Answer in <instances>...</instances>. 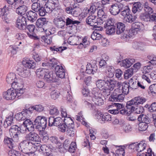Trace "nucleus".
<instances>
[{
	"label": "nucleus",
	"instance_id": "nucleus-51",
	"mask_svg": "<svg viewBox=\"0 0 156 156\" xmlns=\"http://www.w3.org/2000/svg\"><path fill=\"white\" fill-rule=\"evenodd\" d=\"M133 74V69L130 68L125 71L123 76L125 79H128L131 77Z\"/></svg>",
	"mask_w": 156,
	"mask_h": 156
},
{
	"label": "nucleus",
	"instance_id": "nucleus-58",
	"mask_svg": "<svg viewBox=\"0 0 156 156\" xmlns=\"http://www.w3.org/2000/svg\"><path fill=\"white\" fill-rule=\"evenodd\" d=\"M66 47H60L59 48H56L55 46L53 47H50V49L52 51H54V53H55V51L59 52H62L64 50L66 49Z\"/></svg>",
	"mask_w": 156,
	"mask_h": 156
},
{
	"label": "nucleus",
	"instance_id": "nucleus-45",
	"mask_svg": "<svg viewBox=\"0 0 156 156\" xmlns=\"http://www.w3.org/2000/svg\"><path fill=\"white\" fill-rule=\"evenodd\" d=\"M144 107L151 112H156V102H154L150 105L146 104Z\"/></svg>",
	"mask_w": 156,
	"mask_h": 156
},
{
	"label": "nucleus",
	"instance_id": "nucleus-12",
	"mask_svg": "<svg viewBox=\"0 0 156 156\" xmlns=\"http://www.w3.org/2000/svg\"><path fill=\"white\" fill-rule=\"evenodd\" d=\"M153 69V66L151 64H149L145 66L144 67V71L143 72L144 74L142 76V78L145 80L148 83H150L151 81L149 77L151 74L149 73Z\"/></svg>",
	"mask_w": 156,
	"mask_h": 156
},
{
	"label": "nucleus",
	"instance_id": "nucleus-23",
	"mask_svg": "<svg viewBox=\"0 0 156 156\" xmlns=\"http://www.w3.org/2000/svg\"><path fill=\"white\" fill-rule=\"evenodd\" d=\"M22 65L26 68L33 69L36 66V63L33 60L24 59L22 62Z\"/></svg>",
	"mask_w": 156,
	"mask_h": 156
},
{
	"label": "nucleus",
	"instance_id": "nucleus-16",
	"mask_svg": "<svg viewBox=\"0 0 156 156\" xmlns=\"http://www.w3.org/2000/svg\"><path fill=\"white\" fill-rule=\"evenodd\" d=\"M132 81L133 80L131 78L129 81V82H124L122 84L121 83H120L121 84L120 87L122 86L121 91L122 93L125 94H128L130 84L132 83V84H133L134 83V82L132 83ZM120 89L119 90H120Z\"/></svg>",
	"mask_w": 156,
	"mask_h": 156
},
{
	"label": "nucleus",
	"instance_id": "nucleus-34",
	"mask_svg": "<svg viewBox=\"0 0 156 156\" xmlns=\"http://www.w3.org/2000/svg\"><path fill=\"white\" fill-rule=\"evenodd\" d=\"M27 16L28 20L32 22H33L37 19V13L31 10H30L27 12Z\"/></svg>",
	"mask_w": 156,
	"mask_h": 156
},
{
	"label": "nucleus",
	"instance_id": "nucleus-5",
	"mask_svg": "<svg viewBox=\"0 0 156 156\" xmlns=\"http://www.w3.org/2000/svg\"><path fill=\"white\" fill-rule=\"evenodd\" d=\"M23 129L21 127H19L16 125L11 126L9 129V134L10 136L15 140L16 142L19 139V136L21 133H22L21 131Z\"/></svg>",
	"mask_w": 156,
	"mask_h": 156
},
{
	"label": "nucleus",
	"instance_id": "nucleus-64",
	"mask_svg": "<svg viewBox=\"0 0 156 156\" xmlns=\"http://www.w3.org/2000/svg\"><path fill=\"white\" fill-rule=\"evenodd\" d=\"M135 107L133 106V107L134 108V111L137 114L142 113L144 111V109L143 107L141 106H135Z\"/></svg>",
	"mask_w": 156,
	"mask_h": 156
},
{
	"label": "nucleus",
	"instance_id": "nucleus-61",
	"mask_svg": "<svg viewBox=\"0 0 156 156\" xmlns=\"http://www.w3.org/2000/svg\"><path fill=\"white\" fill-rule=\"evenodd\" d=\"M49 113L51 115H57L59 114V111L56 107L52 106L49 110Z\"/></svg>",
	"mask_w": 156,
	"mask_h": 156
},
{
	"label": "nucleus",
	"instance_id": "nucleus-24",
	"mask_svg": "<svg viewBox=\"0 0 156 156\" xmlns=\"http://www.w3.org/2000/svg\"><path fill=\"white\" fill-rule=\"evenodd\" d=\"M25 138L28 141L38 142L40 140L39 136L37 133L34 132H30L27 135Z\"/></svg>",
	"mask_w": 156,
	"mask_h": 156
},
{
	"label": "nucleus",
	"instance_id": "nucleus-43",
	"mask_svg": "<svg viewBox=\"0 0 156 156\" xmlns=\"http://www.w3.org/2000/svg\"><path fill=\"white\" fill-rule=\"evenodd\" d=\"M35 110L34 106H33L30 107L28 109H24L23 110V113H24V115H26L28 118L30 116V115Z\"/></svg>",
	"mask_w": 156,
	"mask_h": 156
},
{
	"label": "nucleus",
	"instance_id": "nucleus-33",
	"mask_svg": "<svg viewBox=\"0 0 156 156\" xmlns=\"http://www.w3.org/2000/svg\"><path fill=\"white\" fill-rule=\"evenodd\" d=\"M44 80L48 83L55 82L56 81L55 78L53 77L52 73L50 72L49 70L46 74Z\"/></svg>",
	"mask_w": 156,
	"mask_h": 156
},
{
	"label": "nucleus",
	"instance_id": "nucleus-6",
	"mask_svg": "<svg viewBox=\"0 0 156 156\" xmlns=\"http://www.w3.org/2000/svg\"><path fill=\"white\" fill-rule=\"evenodd\" d=\"M92 101L94 104L98 106L102 105L103 103V100L101 98L102 94L99 92L98 89H94L92 92Z\"/></svg>",
	"mask_w": 156,
	"mask_h": 156
},
{
	"label": "nucleus",
	"instance_id": "nucleus-49",
	"mask_svg": "<svg viewBox=\"0 0 156 156\" xmlns=\"http://www.w3.org/2000/svg\"><path fill=\"white\" fill-rule=\"evenodd\" d=\"M18 71L19 72V75L22 77H27L28 76L29 74V71L24 68L18 69Z\"/></svg>",
	"mask_w": 156,
	"mask_h": 156
},
{
	"label": "nucleus",
	"instance_id": "nucleus-46",
	"mask_svg": "<svg viewBox=\"0 0 156 156\" xmlns=\"http://www.w3.org/2000/svg\"><path fill=\"white\" fill-rule=\"evenodd\" d=\"M144 10L146 13L150 15L153 12V10L152 8L150 7L147 2H146L143 5Z\"/></svg>",
	"mask_w": 156,
	"mask_h": 156
},
{
	"label": "nucleus",
	"instance_id": "nucleus-17",
	"mask_svg": "<svg viewBox=\"0 0 156 156\" xmlns=\"http://www.w3.org/2000/svg\"><path fill=\"white\" fill-rule=\"evenodd\" d=\"M6 81L8 83L11 84V86L12 83L14 82H15L16 83L23 84L22 82L20 83V79H16V75L13 73H10L7 75L6 78Z\"/></svg>",
	"mask_w": 156,
	"mask_h": 156
},
{
	"label": "nucleus",
	"instance_id": "nucleus-41",
	"mask_svg": "<svg viewBox=\"0 0 156 156\" xmlns=\"http://www.w3.org/2000/svg\"><path fill=\"white\" fill-rule=\"evenodd\" d=\"M48 70L47 68L39 69L37 70L36 73L39 77H43L44 78Z\"/></svg>",
	"mask_w": 156,
	"mask_h": 156
},
{
	"label": "nucleus",
	"instance_id": "nucleus-3",
	"mask_svg": "<svg viewBox=\"0 0 156 156\" xmlns=\"http://www.w3.org/2000/svg\"><path fill=\"white\" fill-rule=\"evenodd\" d=\"M35 128L41 132L44 130L46 127L47 120L45 117L38 116L34 121Z\"/></svg>",
	"mask_w": 156,
	"mask_h": 156
},
{
	"label": "nucleus",
	"instance_id": "nucleus-50",
	"mask_svg": "<svg viewBox=\"0 0 156 156\" xmlns=\"http://www.w3.org/2000/svg\"><path fill=\"white\" fill-rule=\"evenodd\" d=\"M136 18V16H134L133 17L131 14H129L127 16L124 17V21L125 22H128L131 23L134 22Z\"/></svg>",
	"mask_w": 156,
	"mask_h": 156
},
{
	"label": "nucleus",
	"instance_id": "nucleus-2",
	"mask_svg": "<svg viewBox=\"0 0 156 156\" xmlns=\"http://www.w3.org/2000/svg\"><path fill=\"white\" fill-rule=\"evenodd\" d=\"M51 24V23L45 18H40L38 19L36 22V25L38 28L39 31L41 32L44 31L46 34H47L48 32V35L52 34L47 29Z\"/></svg>",
	"mask_w": 156,
	"mask_h": 156
},
{
	"label": "nucleus",
	"instance_id": "nucleus-11",
	"mask_svg": "<svg viewBox=\"0 0 156 156\" xmlns=\"http://www.w3.org/2000/svg\"><path fill=\"white\" fill-rule=\"evenodd\" d=\"M63 122L66 125L68 128L72 131V133L75 135L76 133V130L75 129L74 122L69 117H66L63 119Z\"/></svg>",
	"mask_w": 156,
	"mask_h": 156
},
{
	"label": "nucleus",
	"instance_id": "nucleus-44",
	"mask_svg": "<svg viewBox=\"0 0 156 156\" xmlns=\"http://www.w3.org/2000/svg\"><path fill=\"white\" fill-rule=\"evenodd\" d=\"M104 27L106 29V33L107 34L111 35L114 34L115 32V25Z\"/></svg>",
	"mask_w": 156,
	"mask_h": 156
},
{
	"label": "nucleus",
	"instance_id": "nucleus-25",
	"mask_svg": "<svg viewBox=\"0 0 156 156\" xmlns=\"http://www.w3.org/2000/svg\"><path fill=\"white\" fill-rule=\"evenodd\" d=\"M27 29L29 31L30 33L27 32L28 36L31 38L35 40L38 39V37L35 36V34L34 33L35 30V26L33 24L29 25L27 26Z\"/></svg>",
	"mask_w": 156,
	"mask_h": 156
},
{
	"label": "nucleus",
	"instance_id": "nucleus-9",
	"mask_svg": "<svg viewBox=\"0 0 156 156\" xmlns=\"http://www.w3.org/2000/svg\"><path fill=\"white\" fill-rule=\"evenodd\" d=\"M123 8V5L121 3L113 4L111 5L109 9L111 14L114 16H116L121 12Z\"/></svg>",
	"mask_w": 156,
	"mask_h": 156
},
{
	"label": "nucleus",
	"instance_id": "nucleus-39",
	"mask_svg": "<svg viewBox=\"0 0 156 156\" xmlns=\"http://www.w3.org/2000/svg\"><path fill=\"white\" fill-rule=\"evenodd\" d=\"M16 9V12L18 14L22 15L25 14L27 10V7L26 5H23L17 7Z\"/></svg>",
	"mask_w": 156,
	"mask_h": 156
},
{
	"label": "nucleus",
	"instance_id": "nucleus-4",
	"mask_svg": "<svg viewBox=\"0 0 156 156\" xmlns=\"http://www.w3.org/2000/svg\"><path fill=\"white\" fill-rule=\"evenodd\" d=\"M117 84L118 88L115 90L109 98L108 100L109 101H122L124 100V95L122 94L118 93H119L121 84L120 83H119Z\"/></svg>",
	"mask_w": 156,
	"mask_h": 156
},
{
	"label": "nucleus",
	"instance_id": "nucleus-42",
	"mask_svg": "<svg viewBox=\"0 0 156 156\" xmlns=\"http://www.w3.org/2000/svg\"><path fill=\"white\" fill-rule=\"evenodd\" d=\"M44 8H45L47 12H51L55 8V5L51 3L48 1L44 5Z\"/></svg>",
	"mask_w": 156,
	"mask_h": 156
},
{
	"label": "nucleus",
	"instance_id": "nucleus-19",
	"mask_svg": "<svg viewBox=\"0 0 156 156\" xmlns=\"http://www.w3.org/2000/svg\"><path fill=\"white\" fill-rule=\"evenodd\" d=\"M58 129L62 132H66L67 135L73 137L74 136L72 133V131H70V129L68 128L67 125H66L63 122L58 126Z\"/></svg>",
	"mask_w": 156,
	"mask_h": 156
},
{
	"label": "nucleus",
	"instance_id": "nucleus-29",
	"mask_svg": "<svg viewBox=\"0 0 156 156\" xmlns=\"http://www.w3.org/2000/svg\"><path fill=\"white\" fill-rule=\"evenodd\" d=\"M104 9H100L98 10L97 14L99 18H98L100 23H103V22L105 21V19L107 17V16L105 15V13L104 11Z\"/></svg>",
	"mask_w": 156,
	"mask_h": 156
},
{
	"label": "nucleus",
	"instance_id": "nucleus-21",
	"mask_svg": "<svg viewBox=\"0 0 156 156\" xmlns=\"http://www.w3.org/2000/svg\"><path fill=\"white\" fill-rule=\"evenodd\" d=\"M9 13L6 5H5L3 8L0 9V16L2 17L3 21L5 22L8 23L9 20L8 16V13Z\"/></svg>",
	"mask_w": 156,
	"mask_h": 156
},
{
	"label": "nucleus",
	"instance_id": "nucleus-36",
	"mask_svg": "<svg viewBox=\"0 0 156 156\" xmlns=\"http://www.w3.org/2000/svg\"><path fill=\"white\" fill-rule=\"evenodd\" d=\"M138 121L140 122H144L147 124H149L151 120L147 116L143 114L140 115L137 118Z\"/></svg>",
	"mask_w": 156,
	"mask_h": 156
},
{
	"label": "nucleus",
	"instance_id": "nucleus-1",
	"mask_svg": "<svg viewBox=\"0 0 156 156\" xmlns=\"http://www.w3.org/2000/svg\"><path fill=\"white\" fill-rule=\"evenodd\" d=\"M12 88L8 89L7 91L3 94V97L7 100H13L16 98V90H18L23 88V84L16 83L15 82L12 83Z\"/></svg>",
	"mask_w": 156,
	"mask_h": 156
},
{
	"label": "nucleus",
	"instance_id": "nucleus-47",
	"mask_svg": "<svg viewBox=\"0 0 156 156\" xmlns=\"http://www.w3.org/2000/svg\"><path fill=\"white\" fill-rule=\"evenodd\" d=\"M80 21L74 20L69 17H67L66 19V25L73 24L76 26L80 25Z\"/></svg>",
	"mask_w": 156,
	"mask_h": 156
},
{
	"label": "nucleus",
	"instance_id": "nucleus-40",
	"mask_svg": "<svg viewBox=\"0 0 156 156\" xmlns=\"http://www.w3.org/2000/svg\"><path fill=\"white\" fill-rule=\"evenodd\" d=\"M27 144H29V142H27L25 140L23 141L20 144V146L21 148L22 152L25 154H28L29 155L30 154H33L34 153V152H30V151L28 152L25 151V145Z\"/></svg>",
	"mask_w": 156,
	"mask_h": 156
},
{
	"label": "nucleus",
	"instance_id": "nucleus-30",
	"mask_svg": "<svg viewBox=\"0 0 156 156\" xmlns=\"http://www.w3.org/2000/svg\"><path fill=\"white\" fill-rule=\"evenodd\" d=\"M116 26V33L117 34H120L122 33L125 30V25L121 22H117L115 24Z\"/></svg>",
	"mask_w": 156,
	"mask_h": 156
},
{
	"label": "nucleus",
	"instance_id": "nucleus-60",
	"mask_svg": "<svg viewBox=\"0 0 156 156\" xmlns=\"http://www.w3.org/2000/svg\"><path fill=\"white\" fill-rule=\"evenodd\" d=\"M127 146V145H124L123 146V147H122L117 149L116 151V154H118L119 156H124L125 154L124 148Z\"/></svg>",
	"mask_w": 156,
	"mask_h": 156
},
{
	"label": "nucleus",
	"instance_id": "nucleus-31",
	"mask_svg": "<svg viewBox=\"0 0 156 156\" xmlns=\"http://www.w3.org/2000/svg\"><path fill=\"white\" fill-rule=\"evenodd\" d=\"M143 5L140 2H134L133 5L132 11L134 13L140 12L143 9Z\"/></svg>",
	"mask_w": 156,
	"mask_h": 156
},
{
	"label": "nucleus",
	"instance_id": "nucleus-59",
	"mask_svg": "<svg viewBox=\"0 0 156 156\" xmlns=\"http://www.w3.org/2000/svg\"><path fill=\"white\" fill-rule=\"evenodd\" d=\"M104 24V27L115 26V20L112 18L107 19Z\"/></svg>",
	"mask_w": 156,
	"mask_h": 156
},
{
	"label": "nucleus",
	"instance_id": "nucleus-48",
	"mask_svg": "<svg viewBox=\"0 0 156 156\" xmlns=\"http://www.w3.org/2000/svg\"><path fill=\"white\" fill-rule=\"evenodd\" d=\"M141 152H137V156H156L154 152L152 151L151 148H149L147 150V152L145 153H141Z\"/></svg>",
	"mask_w": 156,
	"mask_h": 156
},
{
	"label": "nucleus",
	"instance_id": "nucleus-10",
	"mask_svg": "<svg viewBox=\"0 0 156 156\" xmlns=\"http://www.w3.org/2000/svg\"><path fill=\"white\" fill-rule=\"evenodd\" d=\"M98 18L94 15H90L88 16L86 20L87 23L91 26L95 27L97 25H100L102 23H99Z\"/></svg>",
	"mask_w": 156,
	"mask_h": 156
},
{
	"label": "nucleus",
	"instance_id": "nucleus-27",
	"mask_svg": "<svg viewBox=\"0 0 156 156\" xmlns=\"http://www.w3.org/2000/svg\"><path fill=\"white\" fill-rule=\"evenodd\" d=\"M126 109H122L119 111V113L122 115H127L132 113L133 112L134 108L128 104V102L126 104Z\"/></svg>",
	"mask_w": 156,
	"mask_h": 156
},
{
	"label": "nucleus",
	"instance_id": "nucleus-20",
	"mask_svg": "<svg viewBox=\"0 0 156 156\" xmlns=\"http://www.w3.org/2000/svg\"><path fill=\"white\" fill-rule=\"evenodd\" d=\"M98 67L95 63H89L86 66V73L89 74H94L98 70Z\"/></svg>",
	"mask_w": 156,
	"mask_h": 156
},
{
	"label": "nucleus",
	"instance_id": "nucleus-56",
	"mask_svg": "<svg viewBox=\"0 0 156 156\" xmlns=\"http://www.w3.org/2000/svg\"><path fill=\"white\" fill-rule=\"evenodd\" d=\"M115 106L116 108V109L119 110H120L121 108H123L124 107V105L123 104H121L119 103H117L113 102L112 103L111 105L108 106L109 108H112Z\"/></svg>",
	"mask_w": 156,
	"mask_h": 156
},
{
	"label": "nucleus",
	"instance_id": "nucleus-32",
	"mask_svg": "<svg viewBox=\"0 0 156 156\" xmlns=\"http://www.w3.org/2000/svg\"><path fill=\"white\" fill-rule=\"evenodd\" d=\"M15 140H13L12 138H10L7 136L4 137L3 142L10 149H12L14 146V143Z\"/></svg>",
	"mask_w": 156,
	"mask_h": 156
},
{
	"label": "nucleus",
	"instance_id": "nucleus-28",
	"mask_svg": "<svg viewBox=\"0 0 156 156\" xmlns=\"http://www.w3.org/2000/svg\"><path fill=\"white\" fill-rule=\"evenodd\" d=\"M135 62V59L134 58H126L122 61L120 63V65L121 66H123L126 68H128L130 67Z\"/></svg>",
	"mask_w": 156,
	"mask_h": 156
},
{
	"label": "nucleus",
	"instance_id": "nucleus-55",
	"mask_svg": "<svg viewBox=\"0 0 156 156\" xmlns=\"http://www.w3.org/2000/svg\"><path fill=\"white\" fill-rule=\"evenodd\" d=\"M42 6L40 3L37 2H34L32 5L31 8L35 12H37Z\"/></svg>",
	"mask_w": 156,
	"mask_h": 156
},
{
	"label": "nucleus",
	"instance_id": "nucleus-14",
	"mask_svg": "<svg viewBox=\"0 0 156 156\" xmlns=\"http://www.w3.org/2000/svg\"><path fill=\"white\" fill-rule=\"evenodd\" d=\"M146 101V99L139 96L136 97L130 101H128V104L133 107V106H137L140 104H142Z\"/></svg>",
	"mask_w": 156,
	"mask_h": 156
},
{
	"label": "nucleus",
	"instance_id": "nucleus-7",
	"mask_svg": "<svg viewBox=\"0 0 156 156\" xmlns=\"http://www.w3.org/2000/svg\"><path fill=\"white\" fill-rule=\"evenodd\" d=\"M16 26L20 30H25L27 29V19L25 17L20 16L16 20Z\"/></svg>",
	"mask_w": 156,
	"mask_h": 156
},
{
	"label": "nucleus",
	"instance_id": "nucleus-52",
	"mask_svg": "<svg viewBox=\"0 0 156 156\" xmlns=\"http://www.w3.org/2000/svg\"><path fill=\"white\" fill-rule=\"evenodd\" d=\"M96 85L101 90L104 89V87H106L105 82V78L103 80H99L96 82Z\"/></svg>",
	"mask_w": 156,
	"mask_h": 156
},
{
	"label": "nucleus",
	"instance_id": "nucleus-53",
	"mask_svg": "<svg viewBox=\"0 0 156 156\" xmlns=\"http://www.w3.org/2000/svg\"><path fill=\"white\" fill-rule=\"evenodd\" d=\"M87 37L85 36L82 39V43H80L78 46L80 48H82L83 47L85 48L87 45H89L90 43L87 40Z\"/></svg>",
	"mask_w": 156,
	"mask_h": 156
},
{
	"label": "nucleus",
	"instance_id": "nucleus-54",
	"mask_svg": "<svg viewBox=\"0 0 156 156\" xmlns=\"http://www.w3.org/2000/svg\"><path fill=\"white\" fill-rule=\"evenodd\" d=\"M121 12V14L123 16L125 17L127 16L130 13V10L128 6H126L125 7L123 5V8Z\"/></svg>",
	"mask_w": 156,
	"mask_h": 156
},
{
	"label": "nucleus",
	"instance_id": "nucleus-35",
	"mask_svg": "<svg viewBox=\"0 0 156 156\" xmlns=\"http://www.w3.org/2000/svg\"><path fill=\"white\" fill-rule=\"evenodd\" d=\"M73 8L72 9L71 15L75 17H77L80 15V9L78 6V5L77 3H75L73 5Z\"/></svg>",
	"mask_w": 156,
	"mask_h": 156
},
{
	"label": "nucleus",
	"instance_id": "nucleus-26",
	"mask_svg": "<svg viewBox=\"0 0 156 156\" xmlns=\"http://www.w3.org/2000/svg\"><path fill=\"white\" fill-rule=\"evenodd\" d=\"M40 148V151H42L45 156L51 155V151L50 147L45 144L41 145Z\"/></svg>",
	"mask_w": 156,
	"mask_h": 156
},
{
	"label": "nucleus",
	"instance_id": "nucleus-63",
	"mask_svg": "<svg viewBox=\"0 0 156 156\" xmlns=\"http://www.w3.org/2000/svg\"><path fill=\"white\" fill-rule=\"evenodd\" d=\"M150 15L146 13H142L140 15V18L142 21L145 22L150 21Z\"/></svg>",
	"mask_w": 156,
	"mask_h": 156
},
{
	"label": "nucleus",
	"instance_id": "nucleus-22",
	"mask_svg": "<svg viewBox=\"0 0 156 156\" xmlns=\"http://www.w3.org/2000/svg\"><path fill=\"white\" fill-rule=\"evenodd\" d=\"M56 26L58 28L64 29V27L66 25V22L65 18L62 17H57L54 19V21Z\"/></svg>",
	"mask_w": 156,
	"mask_h": 156
},
{
	"label": "nucleus",
	"instance_id": "nucleus-8",
	"mask_svg": "<svg viewBox=\"0 0 156 156\" xmlns=\"http://www.w3.org/2000/svg\"><path fill=\"white\" fill-rule=\"evenodd\" d=\"M21 127L23 129V127L25 128L24 129H23V133H25V131L27 130L28 132L33 131L35 128L34 123H33L30 119H26L24 121Z\"/></svg>",
	"mask_w": 156,
	"mask_h": 156
},
{
	"label": "nucleus",
	"instance_id": "nucleus-62",
	"mask_svg": "<svg viewBox=\"0 0 156 156\" xmlns=\"http://www.w3.org/2000/svg\"><path fill=\"white\" fill-rule=\"evenodd\" d=\"M25 3L24 0H16V3L14 5H12V8L15 9L17 7L25 5Z\"/></svg>",
	"mask_w": 156,
	"mask_h": 156
},
{
	"label": "nucleus",
	"instance_id": "nucleus-15",
	"mask_svg": "<svg viewBox=\"0 0 156 156\" xmlns=\"http://www.w3.org/2000/svg\"><path fill=\"white\" fill-rule=\"evenodd\" d=\"M105 82L106 87L110 88L111 90H113L116 85L118 86L117 83L119 82L112 79L111 77L108 76L105 77Z\"/></svg>",
	"mask_w": 156,
	"mask_h": 156
},
{
	"label": "nucleus",
	"instance_id": "nucleus-18",
	"mask_svg": "<svg viewBox=\"0 0 156 156\" xmlns=\"http://www.w3.org/2000/svg\"><path fill=\"white\" fill-rule=\"evenodd\" d=\"M53 69H55L57 76L61 79L65 78V71L62 66L56 65Z\"/></svg>",
	"mask_w": 156,
	"mask_h": 156
},
{
	"label": "nucleus",
	"instance_id": "nucleus-37",
	"mask_svg": "<svg viewBox=\"0 0 156 156\" xmlns=\"http://www.w3.org/2000/svg\"><path fill=\"white\" fill-rule=\"evenodd\" d=\"M13 117L12 116L10 115L6 118L3 124L5 128H7L9 126L13 124Z\"/></svg>",
	"mask_w": 156,
	"mask_h": 156
},
{
	"label": "nucleus",
	"instance_id": "nucleus-57",
	"mask_svg": "<svg viewBox=\"0 0 156 156\" xmlns=\"http://www.w3.org/2000/svg\"><path fill=\"white\" fill-rule=\"evenodd\" d=\"M132 26L133 27L135 30H142L144 25L143 24L140 22H135L132 24ZM138 31V30H136Z\"/></svg>",
	"mask_w": 156,
	"mask_h": 156
},
{
	"label": "nucleus",
	"instance_id": "nucleus-13",
	"mask_svg": "<svg viewBox=\"0 0 156 156\" xmlns=\"http://www.w3.org/2000/svg\"><path fill=\"white\" fill-rule=\"evenodd\" d=\"M96 116L99 119V122L101 123H103L105 122L111 120V116L108 113H105L104 114H103L101 112H99L97 114Z\"/></svg>",
	"mask_w": 156,
	"mask_h": 156
},
{
	"label": "nucleus",
	"instance_id": "nucleus-38",
	"mask_svg": "<svg viewBox=\"0 0 156 156\" xmlns=\"http://www.w3.org/2000/svg\"><path fill=\"white\" fill-rule=\"evenodd\" d=\"M146 145L145 141H141L138 144L137 143L136 150L137 152H142L145 149Z\"/></svg>",
	"mask_w": 156,
	"mask_h": 156
}]
</instances>
